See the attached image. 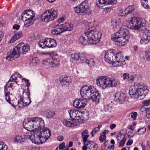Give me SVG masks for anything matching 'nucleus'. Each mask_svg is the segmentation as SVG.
I'll use <instances>...</instances> for the list:
<instances>
[{
  "mask_svg": "<svg viewBox=\"0 0 150 150\" xmlns=\"http://www.w3.org/2000/svg\"><path fill=\"white\" fill-rule=\"evenodd\" d=\"M25 127L29 130H32L34 143L36 144H42L46 141L51 135L50 130L46 127L41 128L44 125L43 119L38 117L27 118Z\"/></svg>",
  "mask_w": 150,
  "mask_h": 150,
  "instance_id": "nucleus-1",
  "label": "nucleus"
},
{
  "mask_svg": "<svg viewBox=\"0 0 150 150\" xmlns=\"http://www.w3.org/2000/svg\"><path fill=\"white\" fill-rule=\"evenodd\" d=\"M80 94L83 99H76L73 104L75 107L79 108L84 107L87 104V100L91 99L98 103L101 99L100 94L93 86H82L81 88Z\"/></svg>",
  "mask_w": 150,
  "mask_h": 150,
  "instance_id": "nucleus-2",
  "label": "nucleus"
},
{
  "mask_svg": "<svg viewBox=\"0 0 150 150\" xmlns=\"http://www.w3.org/2000/svg\"><path fill=\"white\" fill-rule=\"evenodd\" d=\"M94 21L88 23V29L85 31V35L87 37L88 40L85 38L83 36H81L79 39V42L82 45H85L88 44L93 45L98 43L100 40L101 37V32L95 28L93 29L92 25Z\"/></svg>",
  "mask_w": 150,
  "mask_h": 150,
  "instance_id": "nucleus-3",
  "label": "nucleus"
},
{
  "mask_svg": "<svg viewBox=\"0 0 150 150\" xmlns=\"http://www.w3.org/2000/svg\"><path fill=\"white\" fill-rule=\"evenodd\" d=\"M114 50H109L105 52L104 59L109 64L114 67L122 66L125 64L122 56V53L120 52L115 54Z\"/></svg>",
  "mask_w": 150,
  "mask_h": 150,
  "instance_id": "nucleus-4",
  "label": "nucleus"
},
{
  "mask_svg": "<svg viewBox=\"0 0 150 150\" xmlns=\"http://www.w3.org/2000/svg\"><path fill=\"white\" fill-rule=\"evenodd\" d=\"M148 93V90L145 85L138 83L130 87L129 94L131 98L135 99H142Z\"/></svg>",
  "mask_w": 150,
  "mask_h": 150,
  "instance_id": "nucleus-5",
  "label": "nucleus"
},
{
  "mask_svg": "<svg viewBox=\"0 0 150 150\" xmlns=\"http://www.w3.org/2000/svg\"><path fill=\"white\" fill-rule=\"evenodd\" d=\"M21 75L18 72L15 73L11 77L8 81L6 83L4 87V95L5 99L6 101L11 104V98L10 95L11 93L10 90L13 89L18 83L21 78Z\"/></svg>",
  "mask_w": 150,
  "mask_h": 150,
  "instance_id": "nucleus-6",
  "label": "nucleus"
},
{
  "mask_svg": "<svg viewBox=\"0 0 150 150\" xmlns=\"http://www.w3.org/2000/svg\"><path fill=\"white\" fill-rule=\"evenodd\" d=\"M30 50L29 45L28 44L20 43L13 48V50L6 57V59L8 60H12L13 58L19 57L21 53L25 54Z\"/></svg>",
  "mask_w": 150,
  "mask_h": 150,
  "instance_id": "nucleus-7",
  "label": "nucleus"
},
{
  "mask_svg": "<svg viewBox=\"0 0 150 150\" xmlns=\"http://www.w3.org/2000/svg\"><path fill=\"white\" fill-rule=\"evenodd\" d=\"M96 84L100 88L104 89L116 86L117 84V81L114 78L103 76H100L96 79Z\"/></svg>",
  "mask_w": 150,
  "mask_h": 150,
  "instance_id": "nucleus-8",
  "label": "nucleus"
},
{
  "mask_svg": "<svg viewBox=\"0 0 150 150\" xmlns=\"http://www.w3.org/2000/svg\"><path fill=\"white\" fill-rule=\"evenodd\" d=\"M146 20L139 17H133L129 18L125 22V26L128 28L135 30H139L145 26Z\"/></svg>",
  "mask_w": 150,
  "mask_h": 150,
  "instance_id": "nucleus-9",
  "label": "nucleus"
},
{
  "mask_svg": "<svg viewBox=\"0 0 150 150\" xmlns=\"http://www.w3.org/2000/svg\"><path fill=\"white\" fill-rule=\"evenodd\" d=\"M27 119L23 122L24 127L28 130V132L26 133L23 132L21 134L16 135L14 138L13 142L15 143H21L24 142L25 139H30L33 143H34L33 140H34L32 130H29L25 127V125L26 124Z\"/></svg>",
  "mask_w": 150,
  "mask_h": 150,
  "instance_id": "nucleus-10",
  "label": "nucleus"
},
{
  "mask_svg": "<svg viewBox=\"0 0 150 150\" xmlns=\"http://www.w3.org/2000/svg\"><path fill=\"white\" fill-rule=\"evenodd\" d=\"M58 11L52 8L45 11L41 16V19L42 21L48 23L52 21L57 16Z\"/></svg>",
  "mask_w": 150,
  "mask_h": 150,
  "instance_id": "nucleus-11",
  "label": "nucleus"
},
{
  "mask_svg": "<svg viewBox=\"0 0 150 150\" xmlns=\"http://www.w3.org/2000/svg\"><path fill=\"white\" fill-rule=\"evenodd\" d=\"M88 2L84 1L81 4L74 8L75 13H82V15L89 16L91 13L88 8Z\"/></svg>",
  "mask_w": 150,
  "mask_h": 150,
  "instance_id": "nucleus-12",
  "label": "nucleus"
},
{
  "mask_svg": "<svg viewBox=\"0 0 150 150\" xmlns=\"http://www.w3.org/2000/svg\"><path fill=\"white\" fill-rule=\"evenodd\" d=\"M42 64L50 68H54L59 66L60 60L58 58L53 57L44 59L42 61Z\"/></svg>",
  "mask_w": 150,
  "mask_h": 150,
  "instance_id": "nucleus-13",
  "label": "nucleus"
},
{
  "mask_svg": "<svg viewBox=\"0 0 150 150\" xmlns=\"http://www.w3.org/2000/svg\"><path fill=\"white\" fill-rule=\"evenodd\" d=\"M128 31L126 29L121 28L112 36V40L117 39L120 38H124L128 35Z\"/></svg>",
  "mask_w": 150,
  "mask_h": 150,
  "instance_id": "nucleus-14",
  "label": "nucleus"
},
{
  "mask_svg": "<svg viewBox=\"0 0 150 150\" xmlns=\"http://www.w3.org/2000/svg\"><path fill=\"white\" fill-rule=\"evenodd\" d=\"M35 15V13L33 11L30 10H26L22 13L21 19L22 21H25L27 19L34 20L33 19Z\"/></svg>",
  "mask_w": 150,
  "mask_h": 150,
  "instance_id": "nucleus-15",
  "label": "nucleus"
},
{
  "mask_svg": "<svg viewBox=\"0 0 150 150\" xmlns=\"http://www.w3.org/2000/svg\"><path fill=\"white\" fill-rule=\"evenodd\" d=\"M126 98L125 94L122 92H118L114 95V100L118 103H123Z\"/></svg>",
  "mask_w": 150,
  "mask_h": 150,
  "instance_id": "nucleus-16",
  "label": "nucleus"
},
{
  "mask_svg": "<svg viewBox=\"0 0 150 150\" xmlns=\"http://www.w3.org/2000/svg\"><path fill=\"white\" fill-rule=\"evenodd\" d=\"M129 39V36H126L124 38H119L113 39L115 42V44L119 46H125L128 42Z\"/></svg>",
  "mask_w": 150,
  "mask_h": 150,
  "instance_id": "nucleus-17",
  "label": "nucleus"
},
{
  "mask_svg": "<svg viewBox=\"0 0 150 150\" xmlns=\"http://www.w3.org/2000/svg\"><path fill=\"white\" fill-rule=\"evenodd\" d=\"M117 3V1H96V2L97 6L101 8L108 5H114Z\"/></svg>",
  "mask_w": 150,
  "mask_h": 150,
  "instance_id": "nucleus-18",
  "label": "nucleus"
},
{
  "mask_svg": "<svg viewBox=\"0 0 150 150\" xmlns=\"http://www.w3.org/2000/svg\"><path fill=\"white\" fill-rule=\"evenodd\" d=\"M80 115L78 117V121L79 120L86 121L89 118L88 111L86 110H82L79 111Z\"/></svg>",
  "mask_w": 150,
  "mask_h": 150,
  "instance_id": "nucleus-19",
  "label": "nucleus"
},
{
  "mask_svg": "<svg viewBox=\"0 0 150 150\" xmlns=\"http://www.w3.org/2000/svg\"><path fill=\"white\" fill-rule=\"evenodd\" d=\"M59 79L60 83L62 86H68L72 81L70 77L69 76H62Z\"/></svg>",
  "mask_w": 150,
  "mask_h": 150,
  "instance_id": "nucleus-20",
  "label": "nucleus"
},
{
  "mask_svg": "<svg viewBox=\"0 0 150 150\" xmlns=\"http://www.w3.org/2000/svg\"><path fill=\"white\" fill-rule=\"evenodd\" d=\"M76 120L72 119L66 120L64 119L62 120L63 124L67 127H74L78 125Z\"/></svg>",
  "mask_w": 150,
  "mask_h": 150,
  "instance_id": "nucleus-21",
  "label": "nucleus"
},
{
  "mask_svg": "<svg viewBox=\"0 0 150 150\" xmlns=\"http://www.w3.org/2000/svg\"><path fill=\"white\" fill-rule=\"evenodd\" d=\"M62 25H56L54 26L53 29L51 30V33L53 35H57L64 32Z\"/></svg>",
  "mask_w": 150,
  "mask_h": 150,
  "instance_id": "nucleus-22",
  "label": "nucleus"
},
{
  "mask_svg": "<svg viewBox=\"0 0 150 150\" xmlns=\"http://www.w3.org/2000/svg\"><path fill=\"white\" fill-rule=\"evenodd\" d=\"M70 117L72 120H76V122L79 123L78 117L80 115L79 111L75 109H70L68 111Z\"/></svg>",
  "mask_w": 150,
  "mask_h": 150,
  "instance_id": "nucleus-23",
  "label": "nucleus"
},
{
  "mask_svg": "<svg viewBox=\"0 0 150 150\" xmlns=\"http://www.w3.org/2000/svg\"><path fill=\"white\" fill-rule=\"evenodd\" d=\"M69 56L70 57V61L73 63H76L79 60L80 57L79 53L74 51H71L69 53Z\"/></svg>",
  "mask_w": 150,
  "mask_h": 150,
  "instance_id": "nucleus-24",
  "label": "nucleus"
},
{
  "mask_svg": "<svg viewBox=\"0 0 150 150\" xmlns=\"http://www.w3.org/2000/svg\"><path fill=\"white\" fill-rule=\"evenodd\" d=\"M111 23L114 28H120L122 25L121 19L118 17L112 19Z\"/></svg>",
  "mask_w": 150,
  "mask_h": 150,
  "instance_id": "nucleus-25",
  "label": "nucleus"
},
{
  "mask_svg": "<svg viewBox=\"0 0 150 150\" xmlns=\"http://www.w3.org/2000/svg\"><path fill=\"white\" fill-rule=\"evenodd\" d=\"M47 48H53L56 47L57 45V43L54 39L50 38H47Z\"/></svg>",
  "mask_w": 150,
  "mask_h": 150,
  "instance_id": "nucleus-26",
  "label": "nucleus"
},
{
  "mask_svg": "<svg viewBox=\"0 0 150 150\" xmlns=\"http://www.w3.org/2000/svg\"><path fill=\"white\" fill-rule=\"evenodd\" d=\"M126 133L127 132L125 129H123L121 130L117 137V141H118L126 139L125 136Z\"/></svg>",
  "mask_w": 150,
  "mask_h": 150,
  "instance_id": "nucleus-27",
  "label": "nucleus"
},
{
  "mask_svg": "<svg viewBox=\"0 0 150 150\" xmlns=\"http://www.w3.org/2000/svg\"><path fill=\"white\" fill-rule=\"evenodd\" d=\"M62 25L64 32L66 30L71 31L73 28V25L69 23H65Z\"/></svg>",
  "mask_w": 150,
  "mask_h": 150,
  "instance_id": "nucleus-28",
  "label": "nucleus"
},
{
  "mask_svg": "<svg viewBox=\"0 0 150 150\" xmlns=\"http://www.w3.org/2000/svg\"><path fill=\"white\" fill-rule=\"evenodd\" d=\"M24 105L22 99L21 98V96H20V100L18 101L17 105H15L12 104L11 105L15 108H16V107L17 106L18 107V110H21L25 107Z\"/></svg>",
  "mask_w": 150,
  "mask_h": 150,
  "instance_id": "nucleus-29",
  "label": "nucleus"
},
{
  "mask_svg": "<svg viewBox=\"0 0 150 150\" xmlns=\"http://www.w3.org/2000/svg\"><path fill=\"white\" fill-rule=\"evenodd\" d=\"M88 134V132L87 129H85L82 132V137L83 138L84 144H86L87 143H88V140L87 138L89 137V135Z\"/></svg>",
  "mask_w": 150,
  "mask_h": 150,
  "instance_id": "nucleus-30",
  "label": "nucleus"
},
{
  "mask_svg": "<svg viewBox=\"0 0 150 150\" xmlns=\"http://www.w3.org/2000/svg\"><path fill=\"white\" fill-rule=\"evenodd\" d=\"M86 144L88 148L90 150H96L97 148V145L94 142L88 141V143Z\"/></svg>",
  "mask_w": 150,
  "mask_h": 150,
  "instance_id": "nucleus-31",
  "label": "nucleus"
},
{
  "mask_svg": "<svg viewBox=\"0 0 150 150\" xmlns=\"http://www.w3.org/2000/svg\"><path fill=\"white\" fill-rule=\"evenodd\" d=\"M140 43L141 44L146 45L150 41L144 33L140 36Z\"/></svg>",
  "mask_w": 150,
  "mask_h": 150,
  "instance_id": "nucleus-32",
  "label": "nucleus"
},
{
  "mask_svg": "<svg viewBox=\"0 0 150 150\" xmlns=\"http://www.w3.org/2000/svg\"><path fill=\"white\" fill-rule=\"evenodd\" d=\"M47 38L41 40L38 43V46L42 48H47Z\"/></svg>",
  "mask_w": 150,
  "mask_h": 150,
  "instance_id": "nucleus-33",
  "label": "nucleus"
},
{
  "mask_svg": "<svg viewBox=\"0 0 150 150\" xmlns=\"http://www.w3.org/2000/svg\"><path fill=\"white\" fill-rule=\"evenodd\" d=\"M22 36V33L21 32L18 33L14 34V35L11 38L10 42L11 43H13L18 40Z\"/></svg>",
  "mask_w": 150,
  "mask_h": 150,
  "instance_id": "nucleus-34",
  "label": "nucleus"
},
{
  "mask_svg": "<svg viewBox=\"0 0 150 150\" xmlns=\"http://www.w3.org/2000/svg\"><path fill=\"white\" fill-rule=\"evenodd\" d=\"M21 98L22 99V100L25 104L24 105L25 106L29 105L31 103V101L30 98V96H29V94H28L27 98H23L22 97H21Z\"/></svg>",
  "mask_w": 150,
  "mask_h": 150,
  "instance_id": "nucleus-35",
  "label": "nucleus"
},
{
  "mask_svg": "<svg viewBox=\"0 0 150 150\" xmlns=\"http://www.w3.org/2000/svg\"><path fill=\"white\" fill-rule=\"evenodd\" d=\"M45 113L46 115V118H52L55 115V113L53 111H50V110H47L45 111L44 112Z\"/></svg>",
  "mask_w": 150,
  "mask_h": 150,
  "instance_id": "nucleus-36",
  "label": "nucleus"
},
{
  "mask_svg": "<svg viewBox=\"0 0 150 150\" xmlns=\"http://www.w3.org/2000/svg\"><path fill=\"white\" fill-rule=\"evenodd\" d=\"M135 7L134 6L131 5L128 6L126 9V11L127 14L132 13L134 10Z\"/></svg>",
  "mask_w": 150,
  "mask_h": 150,
  "instance_id": "nucleus-37",
  "label": "nucleus"
},
{
  "mask_svg": "<svg viewBox=\"0 0 150 150\" xmlns=\"http://www.w3.org/2000/svg\"><path fill=\"white\" fill-rule=\"evenodd\" d=\"M146 128L144 127L138 129L136 133L138 135L143 134L146 132Z\"/></svg>",
  "mask_w": 150,
  "mask_h": 150,
  "instance_id": "nucleus-38",
  "label": "nucleus"
},
{
  "mask_svg": "<svg viewBox=\"0 0 150 150\" xmlns=\"http://www.w3.org/2000/svg\"><path fill=\"white\" fill-rule=\"evenodd\" d=\"M79 59L82 63L86 62L87 59L86 54L83 53H81L80 55Z\"/></svg>",
  "mask_w": 150,
  "mask_h": 150,
  "instance_id": "nucleus-39",
  "label": "nucleus"
},
{
  "mask_svg": "<svg viewBox=\"0 0 150 150\" xmlns=\"http://www.w3.org/2000/svg\"><path fill=\"white\" fill-rule=\"evenodd\" d=\"M34 20H26L25 21L24 25L26 27H28L32 24L34 21Z\"/></svg>",
  "mask_w": 150,
  "mask_h": 150,
  "instance_id": "nucleus-40",
  "label": "nucleus"
},
{
  "mask_svg": "<svg viewBox=\"0 0 150 150\" xmlns=\"http://www.w3.org/2000/svg\"><path fill=\"white\" fill-rule=\"evenodd\" d=\"M102 125H99L98 127L94 128L91 132V134L92 135V137H93L94 135L95 134L99 131L100 128L101 127Z\"/></svg>",
  "mask_w": 150,
  "mask_h": 150,
  "instance_id": "nucleus-41",
  "label": "nucleus"
},
{
  "mask_svg": "<svg viewBox=\"0 0 150 150\" xmlns=\"http://www.w3.org/2000/svg\"><path fill=\"white\" fill-rule=\"evenodd\" d=\"M141 4L145 8H150L149 1H142Z\"/></svg>",
  "mask_w": 150,
  "mask_h": 150,
  "instance_id": "nucleus-42",
  "label": "nucleus"
},
{
  "mask_svg": "<svg viewBox=\"0 0 150 150\" xmlns=\"http://www.w3.org/2000/svg\"><path fill=\"white\" fill-rule=\"evenodd\" d=\"M144 58L146 60L150 61V48L145 52Z\"/></svg>",
  "mask_w": 150,
  "mask_h": 150,
  "instance_id": "nucleus-43",
  "label": "nucleus"
},
{
  "mask_svg": "<svg viewBox=\"0 0 150 150\" xmlns=\"http://www.w3.org/2000/svg\"><path fill=\"white\" fill-rule=\"evenodd\" d=\"M7 146L3 142H0V150H6Z\"/></svg>",
  "mask_w": 150,
  "mask_h": 150,
  "instance_id": "nucleus-44",
  "label": "nucleus"
},
{
  "mask_svg": "<svg viewBox=\"0 0 150 150\" xmlns=\"http://www.w3.org/2000/svg\"><path fill=\"white\" fill-rule=\"evenodd\" d=\"M86 62L90 66H93L95 63V62L93 59H87Z\"/></svg>",
  "mask_w": 150,
  "mask_h": 150,
  "instance_id": "nucleus-45",
  "label": "nucleus"
},
{
  "mask_svg": "<svg viewBox=\"0 0 150 150\" xmlns=\"http://www.w3.org/2000/svg\"><path fill=\"white\" fill-rule=\"evenodd\" d=\"M106 138L105 135L103 133H100V135L99 137V139L100 142L102 143Z\"/></svg>",
  "mask_w": 150,
  "mask_h": 150,
  "instance_id": "nucleus-46",
  "label": "nucleus"
},
{
  "mask_svg": "<svg viewBox=\"0 0 150 150\" xmlns=\"http://www.w3.org/2000/svg\"><path fill=\"white\" fill-rule=\"evenodd\" d=\"M104 110L106 112H110L111 110V107L109 105H106L104 106Z\"/></svg>",
  "mask_w": 150,
  "mask_h": 150,
  "instance_id": "nucleus-47",
  "label": "nucleus"
},
{
  "mask_svg": "<svg viewBox=\"0 0 150 150\" xmlns=\"http://www.w3.org/2000/svg\"><path fill=\"white\" fill-rule=\"evenodd\" d=\"M144 34L146 35V37L150 41V30H146Z\"/></svg>",
  "mask_w": 150,
  "mask_h": 150,
  "instance_id": "nucleus-48",
  "label": "nucleus"
},
{
  "mask_svg": "<svg viewBox=\"0 0 150 150\" xmlns=\"http://www.w3.org/2000/svg\"><path fill=\"white\" fill-rule=\"evenodd\" d=\"M131 117L133 120H136L137 114L136 112H134L131 113Z\"/></svg>",
  "mask_w": 150,
  "mask_h": 150,
  "instance_id": "nucleus-49",
  "label": "nucleus"
},
{
  "mask_svg": "<svg viewBox=\"0 0 150 150\" xmlns=\"http://www.w3.org/2000/svg\"><path fill=\"white\" fill-rule=\"evenodd\" d=\"M103 8L104 10L103 11V13L104 14L110 13L111 11V8L109 7H105Z\"/></svg>",
  "mask_w": 150,
  "mask_h": 150,
  "instance_id": "nucleus-50",
  "label": "nucleus"
},
{
  "mask_svg": "<svg viewBox=\"0 0 150 150\" xmlns=\"http://www.w3.org/2000/svg\"><path fill=\"white\" fill-rule=\"evenodd\" d=\"M119 143V147L123 146L125 143L126 139L120 141Z\"/></svg>",
  "mask_w": 150,
  "mask_h": 150,
  "instance_id": "nucleus-51",
  "label": "nucleus"
},
{
  "mask_svg": "<svg viewBox=\"0 0 150 150\" xmlns=\"http://www.w3.org/2000/svg\"><path fill=\"white\" fill-rule=\"evenodd\" d=\"M143 103L145 106H148L150 105V99L149 100H144L143 102Z\"/></svg>",
  "mask_w": 150,
  "mask_h": 150,
  "instance_id": "nucleus-52",
  "label": "nucleus"
},
{
  "mask_svg": "<svg viewBox=\"0 0 150 150\" xmlns=\"http://www.w3.org/2000/svg\"><path fill=\"white\" fill-rule=\"evenodd\" d=\"M22 80L23 81H24L26 83V86L28 87H29L30 85V83L29 82V80L28 79H26L25 78H23L22 79Z\"/></svg>",
  "mask_w": 150,
  "mask_h": 150,
  "instance_id": "nucleus-53",
  "label": "nucleus"
},
{
  "mask_svg": "<svg viewBox=\"0 0 150 150\" xmlns=\"http://www.w3.org/2000/svg\"><path fill=\"white\" fill-rule=\"evenodd\" d=\"M123 76L124 80H127L129 79V75L127 73H124L123 74Z\"/></svg>",
  "mask_w": 150,
  "mask_h": 150,
  "instance_id": "nucleus-54",
  "label": "nucleus"
},
{
  "mask_svg": "<svg viewBox=\"0 0 150 150\" xmlns=\"http://www.w3.org/2000/svg\"><path fill=\"white\" fill-rule=\"evenodd\" d=\"M146 115L147 118H150V110L148 108L146 111Z\"/></svg>",
  "mask_w": 150,
  "mask_h": 150,
  "instance_id": "nucleus-55",
  "label": "nucleus"
},
{
  "mask_svg": "<svg viewBox=\"0 0 150 150\" xmlns=\"http://www.w3.org/2000/svg\"><path fill=\"white\" fill-rule=\"evenodd\" d=\"M65 146V143L62 142L59 145V148L60 149H63L64 147Z\"/></svg>",
  "mask_w": 150,
  "mask_h": 150,
  "instance_id": "nucleus-56",
  "label": "nucleus"
},
{
  "mask_svg": "<svg viewBox=\"0 0 150 150\" xmlns=\"http://www.w3.org/2000/svg\"><path fill=\"white\" fill-rule=\"evenodd\" d=\"M132 132L131 131L129 132L128 133V137L132 138L133 137L134 135H135V134H132Z\"/></svg>",
  "mask_w": 150,
  "mask_h": 150,
  "instance_id": "nucleus-57",
  "label": "nucleus"
},
{
  "mask_svg": "<svg viewBox=\"0 0 150 150\" xmlns=\"http://www.w3.org/2000/svg\"><path fill=\"white\" fill-rule=\"evenodd\" d=\"M116 126V125L115 124H111L110 125V128L111 130L114 129Z\"/></svg>",
  "mask_w": 150,
  "mask_h": 150,
  "instance_id": "nucleus-58",
  "label": "nucleus"
},
{
  "mask_svg": "<svg viewBox=\"0 0 150 150\" xmlns=\"http://www.w3.org/2000/svg\"><path fill=\"white\" fill-rule=\"evenodd\" d=\"M133 143V140L132 139H129L126 143L127 145H131Z\"/></svg>",
  "mask_w": 150,
  "mask_h": 150,
  "instance_id": "nucleus-59",
  "label": "nucleus"
},
{
  "mask_svg": "<svg viewBox=\"0 0 150 150\" xmlns=\"http://www.w3.org/2000/svg\"><path fill=\"white\" fill-rule=\"evenodd\" d=\"M20 26L17 24H14L13 26V29H16V30H18Z\"/></svg>",
  "mask_w": 150,
  "mask_h": 150,
  "instance_id": "nucleus-60",
  "label": "nucleus"
},
{
  "mask_svg": "<svg viewBox=\"0 0 150 150\" xmlns=\"http://www.w3.org/2000/svg\"><path fill=\"white\" fill-rule=\"evenodd\" d=\"M65 19V18L64 17H62L59 19L58 22L59 23H62L64 21Z\"/></svg>",
  "mask_w": 150,
  "mask_h": 150,
  "instance_id": "nucleus-61",
  "label": "nucleus"
},
{
  "mask_svg": "<svg viewBox=\"0 0 150 150\" xmlns=\"http://www.w3.org/2000/svg\"><path fill=\"white\" fill-rule=\"evenodd\" d=\"M64 137L63 136H59L57 137V139L58 140L62 141L64 139Z\"/></svg>",
  "mask_w": 150,
  "mask_h": 150,
  "instance_id": "nucleus-62",
  "label": "nucleus"
},
{
  "mask_svg": "<svg viewBox=\"0 0 150 150\" xmlns=\"http://www.w3.org/2000/svg\"><path fill=\"white\" fill-rule=\"evenodd\" d=\"M147 109L144 106H142L140 109V110L141 112H144L146 110V111Z\"/></svg>",
  "mask_w": 150,
  "mask_h": 150,
  "instance_id": "nucleus-63",
  "label": "nucleus"
},
{
  "mask_svg": "<svg viewBox=\"0 0 150 150\" xmlns=\"http://www.w3.org/2000/svg\"><path fill=\"white\" fill-rule=\"evenodd\" d=\"M135 77L134 75H129V80H131L133 81V79Z\"/></svg>",
  "mask_w": 150,
  "mask_h": 150,
  "instance_id": "nucleus-64",
  "label": "nucleus"
}]
</instances>
